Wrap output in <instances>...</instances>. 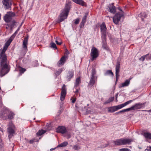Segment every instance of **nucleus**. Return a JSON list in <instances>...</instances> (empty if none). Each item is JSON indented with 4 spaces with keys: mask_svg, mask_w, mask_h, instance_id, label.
<instances>
[{
    "mask_svg": "<svg viewBox=\"0 0 151 151\" xmlns=\"http://www.w3.org/2000/svg\"><path fill=\"white\" fill-rule=\"evenodd\" d=\"M79 22V18H77L74 20V23L75 24H78Z\"/></svg>",
    "mask_w": 151,
    "mask_h": 151,
    "instance_id": "45",
    "label": "nucleus"
},
{
    "mask_svg": "<svg viewBox=\"0 0 151 151\" xmlns=\"http://www.w3.org/2000/svg\"><path fill=\"white\" fill-rule=\"evenodd\" d=\"M7 132L9 134L8 137L10 138L15 132V127L12 122H10L8 125Z\"/></svg>",
    "mask_w": 151,
    "mask_h": 151,
    "instance_id": "5",
    "label": "nucleus"
},
{
    "mask_svg": "<svg viewBox=\"0 0 151 151\" xmlns=\"http://www.w3.org/2000/svg\"><path fill=\"white\" fill-rule=\"evenodd\" d=\"M1 14H0V20H1Z\"/></svg>",
    "mask_w": 151,
    "mask_h": 151,
    "instance_id": "60",
    "label": "nucleus"
},
{
    "mask_svg": "<svg viewBox=\"0 0 151 151\" xmlns=\"http://www.w3.org/2000/svg\"><path fill=\"white\" fill-rule=\"evenodd\" d=\"M87 16V15L86 14L83 17L82 20V22L83 23H85L86 22V17Z\"/></svg>",
    "mask_w": 151,
    "mask_h": 151,
    "instance_id": "44",
    "label": "nucleus"
},
{
    "mask_svg": "<svg viewBox=\"0 0 151 151\" xmlns=\"http://www.w3.org/2000/svg\"><path fill=\"white\" fill-rule=\"evenodd\" d=\"M56 43V44L58 45H60L62 43V42H58V40H57L55 41Z\"/></svg>",
    "mask_w": 151,
    "mask_h": 151,
    "instance_id": "49",
    "label": "nucleus"
},
{
    "mask_svg": "<svg viewBox=\"0 0 151 151\" xmlns=\"http://www.w3.org/2000/svg\"><path fill=\"white\" fill-rule=\"evenodd\" d=\"M68 144V142H67L65 141L61 143L58 145L59 147H63L66 146Z\"/></svg>",
    "mask_w": 151,
    "mask_h": 151,
    "instance_id": "31",
    "label": "nucleus"
},
{
    "mask_svg": "<svg viewBox=\"0 0 151 151\" xmlns=\"http://www.w3.org/2000/svg\"><path fill=\"white\" fill-rule=\"evenodd\" d=\"M1 141V140H0V141Z\"/></svg>",
    "mask_w": 151,
    "mask_h": 151,
    "instance_id": "63",
    "label": "nucleus"
},
{
    "mask_svg": "<svg viewBox=\"0 0 151 151\" xmlns=\"http://www.w3.org/2000/svg\"><path fill=\"white\" fill-rule=\"evenodd\" d=\"M96 74V72L95 69H93L91 70V77H97L95 76Z\"/></svg>",
    "mask_w": 151,
    "mask_h": 151,
    "instance_id": "35",
    "label": "nucleus"
},
{
    "mask_svg": "<svg viewBox=\"0 0 151 151\" xmlns=\"http://www.w3.org/2000/svg\"><path fill=\"white\" fill-rule=\"evenodd\" d=\"M111 74V75L113 76L114 75L113 73L112 72L111 70H107L105 73V75H108Z\"/></svg>",
    "mask_w": 151,
    "mask_h": 151,
    "instance_id": "36",
    "label": "nucleus"
},
{
    "mask_svg": "<svg viewBox=\"0 0 151 151\" xmlns=\"http://www.w3.org/2000/svg\"><path fill=\"white\" fill-rule=\"evenodd\" d=\"M13 27H10V30H11V31H12V29H13Z\"/></svg>",
    "mask_w": 151,
    "mask_h": 151,
    "instance_id": "55",
    "label": "nucleus"
},
{
    "mask_svg": "<svg viewBox=\"0 0 151 151\" xmlns=\"http://www.w3.org/2000/svg\"><path fill=\"white\" fill-rule=\"evenodd\" d=\"M67 57L64 56L62 57L58 63V65L59 67H60L61 65H63L65 62Z\"/></svg>",
    "mask_w": 151,
    "mask_h": 151,
    "instance_id": "22",
    "label": "nucleus"
},
{
    "mask_svg": "<svg viewBox=\"0 0 151 151\" xmlns=\"http://www.w3.org/2000/svg\"><path fill=\"white\" fill-rule=\"evenodd\" d=\"M146 150L147 151H151V147H150L148 149H146L145 150Z\"/></svg>",
    "mask_w": 151,
    "mask_h": 151,
    "instance_id": "51",
    "label": "nucleus"
},
{
    "mask_svg": "<svg viewBox=\"0 0 151 151\" xmlns=\"http://www.w3.org/2000/svg\"><path fill=\"white\" fill-rule=\"evenodd\" d=\"M13 40L10 37L5 43L4 46L2 50L6 51L8 46L9 45Z\"/></svg>",
    "mask_w": 151,
    "mask_h": 151,
    "instance_id": "20",
    "label": "nucleus"
},
{
    "mask_svg": "<svg viewBox=\"0 0 151 151\" xmlns=\"http://www.w3.org/2000/svg\"><path fill=\"white\" fill-rule=\"evenodd\" d=\"M55 149V148H52L50 149V151H52V150H54Z\"/></svg>",
    "mask_w": 151,
    "mask_h": 151,
    "instance_id": "54",
    "label": "nucleus"
},
{
    "mask_svg": "<svg viewBox=\"0 0 151 151\" xmlns=\"http://www.w3.org/2000/svg\"><path fill=\"white\" fill-rule=\"evenodd\" d=\"M124 12L121 14L117 13L115 14L114 17H113V22L116 24H117L119 22L121 17L124 15Z\"/></svg>",
    "mask_w": 151,
    "mask_h": 151,
    "instance_id": "7",
    "label": "nucleus"
},
{
    "mask_svg": "<svg viewBox=\"0 0 151 151\" xmlns=\"http://www.w3.org/2000/svg\"><path fill=\"white\" fill-rule=\"evenodd\" d=\"M114 99V97H112L110 98L108 100L106 101L104 103V104H108L112 101H113Z\"/></svg>",
    "mask_w": 151,
    "mask_h": 151,
    "instance_id": "30",
    "label": "nucleus"
},
{
    "mask_svg": "<svg viewBox=\"0 0 151 151\" xmlns=\"http://www.w3.org/2000/svg\"><path fill=\"white\" fill-rule=\"evenodd\" d=\"M75 3L83 6H86V3L82 0H72Z\"/></svg>",
    "mask_w": 151,
    "mask_h": 151,
    "instance_id": "23",
    "label": "nucleus"
},
{
    "mask_svg": "<svg viewBox=\"0 0 151 151\" xmlns=\"http://www.w3.org/2000/svg\"><path fill=\"white\" fill-rule=\"evenodd\" d=\"M63 70V68L59 69L55 73L56 75L57 76H59L62 73Z\"/></svg>",
    "mask_w": 151,
    "mask_h": 151,
    "instance_id": "33",
    "label": "nucleus"
},
{
    "mask_svg": "<svg viewBox=\"0 0 151 151\" xmlns=\"http://www.w3.org/2000/svg\"><path fill=\"white\" fill-rule=\"evenodd\" d=\"M133 101V100H130L126 102L124 104L119 105L117 106H115L116 111H117L119 109H122L129 104L131 103Z\"/></svg>",
    "mask_w": 151,
    "mask_h": 151,
    "instance_id": "15",
    "label": "nucleus"
},
{
    "mask_svg": "<svg viewBox=\"0 0 151 151\" xmlns=\"http://www.w3.org/2000/svg\"><path fill=\"white\" fill-rule=\"evenodd\" d=\"M129 108H127L125 109H123L122 110L120 111L119 112L120 113H122V112H125L126 111H129Z\"/></svg>",
    "mask_w": 151,
    "mask_h": 151,
    "instance_id": "41",
    "label": "nucleus"
},
{
    "mask_svg": "<svg viewBox=\"0 0 151 151\" xmlns=\"http://www.w3.org/2000/svg\"><path fill=\"white\" fill-rule=\"evenodd\" d=\"M146 55H148L146 56V59L147 60H151V54L150 55L149 54H148Z\"/></svg>",
    "mask_w": 151,
    "mask_h": 151,
    "instance_id": "40",
    "label": "nucleus"
},
{
    "mask_svg": "<svg viewBox=\"0 0 151 151\" xmlns=\"http://www.w3.org/2000/svg\"><path fill=\"white\" fill-rule=\"evenodd\" d=\"M10 67L7 63L0 64V76L2 77L9 73Z\"/></svg>",
    "mask_w": 151,
    "mask_h": 151,
    "instance_id": "3",
    "label": "nucleus"
},
{
    "mask_svg": "<svg viewBox=\"0 0 151 151\" xmlns=\"http://www.w3.org/2000/svg\"><path fill=\"white\" fill-rule=\"evenodd\" d=\"M148 55H145L144 56H142L139 59V60L141 61H143L145 60V58H146V56Z\"/></svg>",
    "mask_w": 151,
    "mask_h": 151,
    "instance_id": "39",
    "label": "nucleus"
},
{
    "mask_svg": "<svg viewBox=\"0 0 151 151\" xmlns=\"http://www.w3.org/2000/svg\"><path fill=\"white\" fill-rule=\"evenodd\" d=\"M19 30V29H18L17 30H18V31Z\"/></svg>",
    "mask_w": 151,
    "mask_h": 151,
    "instance_id": "62",
    "label": "nucleus"
},
{
    "mask_svg": "<svg viewBox=\"0 0 151 151\" xmlns=\"http://www.w3.org/2000/svg\"><path fill=\"white\" fill-rule=\"evenodd\" d=\"M34 142H35V139H33L30 140L29 142L30 144L33 143Z\"/></svg>",
    "mask_w": 151,
    "mask_h": 151,
    "instance_id": "48",
    "label": "nucleus"
},
{
    "mask_svg": "<svg viewBox=\"0 0 151 151\" xmlns=\"http://www.w3.org/2000/svg\"><path fill=\"white\" fill-rule=\"evenodd\" d=\"M144 136L146 138H148L151 139V134L148 132H144Z\"/></svg>",
    "mask_w": 151,
    "mask_h": 151,
    "instance_id": "28",
    "label": "nucleus"
},
{
    "mask_svg": "<svg viewBox=\"0 0 151 151\" xmlns=\"http://www.w3.org/2000/svg\"><path fill=\"white\" fill-rule=\"evenodd\" d=\"M101 31V37H106V31L107 28L104 23H103L100 25Z\"/></svg>",
    "mask_w": 151,
    "mask_h": 151,
    "instance_id": "13",
    "label": "nucleus"
},
{
    "mask_svg": "<svg viewBox=\"0 0 151 151\" xmlns=\"http://www.w3.org/2000/svg\"><path fill=\"white\" fill-rule=\"evenodd\" d=\"M109 11L111 13L115 14L116 12V7L114 6V3L109 4L108 6Z\"/></svg>",
    "mask_w": 151,
    "mask_h": 151,
    "instance_id": "19",
    "label": "nucleus"
},
{
    "mask_svg": "<svg viewBox=\"0 0 151 151\" xmlns=\"http://www.w3.org/2000/svg\"><path fill=\"white\" fill-rule=\"evenodd\" d=\"M28 36H27V37H25L24 38L23 41V43L22 45L23 51L24 52L25 54L27 52L28 50L27 45L28 44Z\"/></svg>",
    "mask_w": 151,
    "mask_h": 151,
    "instance_id": "10",
    "label": "nucleus"
},
{
    "mask_svg": "<svg viewBox=\"0 0 151 151\" xmlns=\"http://www.w3.org/2000/svg\"><path fill=\"white\" fill-rule=\"evenodd\" d=\"M120 62L118 61L117 62L116 65V82L118 81L119 76V73L120 71Z\"/></svg>",
    "mask_w": 151,
    "mask_h": 151,
    "instance_id": "14",
    "label": "nucleus"
},
{
    "mask_svg": "<svg viewBox=\"0 0 151 151\" xmlns=\"http://www.w3.org/2000/svg\"><path fill=\"white\" fill-rule=\"evenodd\" d=\"M73 148L75 150H78L81 149V147L80 145H76L73 146Z\"/></svg>",
    "mask_w": 151,
    "mask_h": 151,
    "instance_id": "34",
    "label": "nucleus"
},
{
    "mask_svg": "<svg viewBox=\"0 0 151 151\" xmlns=\"http://www.w3.org/2000/svg\"><path fill=\"white\" fill-rule=\"evenodd\" d=\"M81 83V81L80 78L79 77L77 78L76 80L74 88H75L78 87Z\"/></svg>",
    "mask_w": 151,
    "mask_h": 151,
    "instance_id": "26",
    "label": "nucleus"
},
{
    "mask_svg": "<svg viewBox=\"0 0 151 151\" xmlns=\"http://www.w3.org/2000/svg\"><path fill=\"white\" fill-rule=\"evenodd\" d=\"M2 2L5 9H11L12 4L10 0H3Z\"/></svg>",
    "mask_w": 151,
    "mask_h": 151,
    "instance_id": "11",
    "label": "nucleus"
},
{
    "mask_svg": "<svg viewBox=\"0 0 151 151\" xmlns=\"http://www.w3.org/2000/svg\"><path fill=\"white\" fill-rule=\"evenodd\" d=\"M71 4L70 1L67 0L66 1L65 7L60 15V22H62L67 19L70 8Z\"/></svg>",
    "mask_w": 151,
    "mask_h": 151,
    "instance_id": "1",
    "label": "nucleus"
},
{
    "mask_svg": "<svg viewBox=\"0 0 151 151\" xmlns=\"http://www.w3.org/2000/svg\"><path fill=\"white\" fill-rule=\"evenodd\" d=\"M97 77L91 76L88 85L91 86H93L94 85L95 82L97 81Z\"/></svg>",
    "mask_w": 151,
    "mask_h": 151,
    "instance_id": "21",
    "label": "nucleus"
},
{
    "mask_svg": "<svg viewBox=\"0 0 151 151\" xmlns=\"http://www.w3.org/2000/svg\"><path fill=\"white\" fill-rule=\"evenodd\" d=\"M147 111L148 112H151V109L148 110Z\"/></svg>",
    "mask_w": 151,
    "mask_h": 151,
    "instance_id": "58",
    "label": "nucleus"
},
{
    "mask_svg": "<svg viewBox=\"0 0 151 151\" xmlns=\"http://www.w3.org/2000/svg\"><path fill=\"white\" fill-rule=\"evenodd\" d=\"M118 9H119L120 11H122V13H122V12H122V9H121L120 8H119V7L118 8Z\"/></svg>",
    "mask_w": 151,
    "mask_h": 151,
    "instance_id": "53",
    "label": "nucleus"
},
{
    "mask_svg": "<svg viewBox=\"0 0 151 151\" xmlns=\"http://www.w3.org/2000/svg\"><path fill=\"white\" fill-rule=\"evenodd\" d=\"M10 27V24H6V29H9Z\"/></svg>",
    "mask_w": 151,
    "mask_h": 151,
    "instance_id": "47",
    "label": "nucleus"
},
{
    "mask_svg": "<svg viewBox=\"0 0 151 151\" xmlns=\"http://www.w3.org/2000/svg\"><path fill=\"white\" fill-rule=\"evenodd\" d=\"M5 51L0 50V64L6 63L7 58Z\"/></svg>",
    "mask_w": 151,
    "mask_h": 151,
    "instance_id": "6",
    "label": "nucleus"
},
{
    "mask_svg": "<svg viewBox=\"0 0 151 151\" xmlns=\"http://www.w3.org/2000/svg\"><path fill=\"white\" fill-rule=\"evenodd\" d=\"M15 23V21L14 20H13L9 24H10V26L11 27H13L14 26Z\"/></svg>",
    "mask_w": 151,
    "mask_h": 151,
    "instance_id": "38",
    "label": "nucleus"
},
{
    "mask_svg": "<svg viewBox=\"0 0 151 151\" xmlns=\"http://www.w3.org/2000/svg\"><path fill=\"white\" fill-rule=\"evenodd\" d=\"M56 132L63 134L66 132V128L63 126H59L56 129Z\"/></svg>",
    "mask_w": 151,
    "mask_h": 151,
    "instance_id": "18",
    "label": "nucleus"
},
{
    "mask_svg": "<svg viewBox=\"0 0 151 151\" xmlns=\"http://www.w3.org/2000/svg\"><path fill=\"white\" fill-rule=\"evenodd\" d=\"M75 88L76 89V91L75 92V93H78V89H76V88Z\"/></svg>",
    "mask_w": 151,
    "mask_h": 151,
    "instance_id": "52",
    "label": "nucleus"
},
{
    "mask_svg": "<svg viewBox=\"0 0 151 151\" xmlns=\"http://www.w3.org/2000/svg\"><path fill=\"white\" fill-rule=\"evenodd\" d=\"M116 102H117V99H116Z\"/></svg>",
    "mask_w": 151,
    "mask_h": 151,
    "instance_id": "61",
    "label": "nucleus"
},
{
    "mask_svg": "<svg viewBox=\"0 0 151 151\" xmlns=\"http://www.w3.org/2000/svg\"><path fill=\"white\" fill-rule=\"evenodd\" d=\"M50 47L52 48L55 50L57 49L56 44L53 42H52L50 43Z\"/></svg>",
    "mask_w": 151,
    "mask_h": 151,
    "instance_id": "32",
    "label": "nucleus"
},
{
    "mask_svg": "<svg viewBox=\"0 0 151 151\" xmlns=\"http://www.w3.org/2000/svg\"><path fill=\"white\" fill-rule=\"evenodd\" d=\"M15 16V14L12 12H9L7 13L4 17V20L6 22H10L12 17Z\"/></svg>",
    "mask_w": 151,
    "mask_h": 151,
    "instance_id": "9",
    "label": "nucleus"
},
{
    "mask_svg": "<svg viewBox=\"0 0 151 151\" xmlns=\"http://www.w3.org/2000/svg\"><path fill=\"white\" fill-rule=\"evenodd\" d=\"M66 94V86L63 85L62 88V91L61 93L60 99L61 101L64 100Z\"/></svg>",
    "mask_w": 151,
    "mask_h": 151,
    "instance_id": "12",
    "label": "nucleus"
},
{
    "mask_svg": "<svg viewBox=\"0 0 151 151\" xmlns=\"http://www.w3.org/2000/svg\"><path fill=\"white\" fill-rule=\"evenodd\" d=\"M131 78H130L129 79L126 80L124 82L122 83L121 86H119V88L128 86L130 84V80Z\"/></svg>",
    "mask_w": 151,
    "mask_h": 151,
    "instance_id": "24",
    "label": "nucleus"
},
{
    "mask_svg": "<svg viewBox=\"0 0 151 151\" xmlns=\"http://www.w3.org/2000/svg\"><path fill=\"white\" fill-rule=\"evenodd\" d=\"M91 55L92 57L91 59L92 61H93L94 59L98 56L99 51L96 47H93L92 48L91 50Z\"/></svg>",
    "mask_w": 151,
    "mask_h": 151,
    "instance_id": "8",
    "label": "nucleus"
},
{
    "mask_svg": "<svg viewBox=\"0 0 151 151\" xmlns=\"http://www.w3.org/2000/svg\"><path fill=\"white\" fill-rule=\"evenodd\" d=\"M45 132L46 131L43 130H39L36 134L37 136H39L41 135Z\"/></svg>",
    "mask_w": 151,
    "mask_h": 151,
    "instance_id": "29",
    "label": "nucleus"
},
{
    "mask_svg": "<svg viewBox=\"0 0 151 151\" xmlns=\"http://www.w3.org/2000/svg\"><path fill=\"white\" fill-rule=\"evenodd\" d=\"M57 40L59 39V40L60 41H61V40L59 38H57Z\"/></svg>",
    "mask_w": 151,
    "mask_h": 151,
    "instance_id": "57",
    "label": "nucleus"
},
{
    "mask_svg": "<svg viewBox=\"0 0 151 151\" xmlns=\"http://www.w3.org/2000/svg\"><path fill=\"white\" fill-rule=\"evenodd\" d=\"M117 95H118V94H116V99H117Z\"/></svg>",
    "mask_w": 151,
    "mask_h": 151,
    "instance_id": "59",
    "label": "nucleus"
},
{
    "mask_svg": "<svg viewBox=\"0 0 151 151\" xmlns=\"http://www.w3.org/2000/svg\"><path fill=\"white\" fill-rule=\"evenodd\" d=\"M18 32V30H17L16 32L11 36L10 37L11 38L14 39L15 36H16L17 34V33Z\"/></svg>",
    "mask_w": 151,
    "mask_h": 151,
    "instance_id": "37",
    "label": "nucleus"
},
{
    "mask_svg": "<svg viewBox=\"0 0 151 151\" xmlns=\"http://www.w3.org/2000/svg\"><path fill=\"white\" fill-rule=\"evenodd\" d=\"M132 142V140L128 139H120L113 142V143L116 145L128 144Z\"/></svg>",
    "mask_w": 151,
    "mask_h": 151,
    "instance_id": "4",
    "label": "nucleus"
},
{
    "mask_svg": "<svg viewBox=\"0 0 151 151\" xmlns=\"http://www.w3.org/2000/svg\"><path fill=\"white\" fill-rule=\"evenodd\" d=\"M102 41V47L105 50H107L108 49L106 42V37H101Z\"/></svg>",
    "mask_w": 151,
    "mask_h": 151,
    "instance_id": "17",
    "label": "nucleus"
},
{
    "mask_svg": "<svg viewBox=\"0 0 151 151\" xmlns=\"http://www.w3.org/2000/svg\"><path fill=\"white\" fill-rule=\"evenodd\" d=\"M76 98H74L73 99L72 101V102L73 103H74L76 101Z\"/></svg>",
    "mask_w": 151,
    "mask_h": 151,
    "instance_id": "50",
    "label": "nucleus"
},
{
    "mask_svg": "<svg viewBox=\"0 0 151 151\" xmlns=\"http://www.w3.org/2000/svg\"><path fill=\"white\" fill-rule=\"evenodd\" d=\"M14 113L8 109L4 108L3 111L0 114V117L4 120L8 119H11L14 118Z\"/></svg>",
    "mask_w": 151,
    "mask_h": 151,
    "instance_id": "2",
    "label": "nucleus"
},
{
    "mask_svg": "<svg viewBox=\"0 0 151 151\" xmlns=\"http://www.w3.org/2000/svg\"><path fill=\"white\" fill-rule=\"evenodd\" d=\"M84 23H82V22H81L80 25V27L81 28H82L84 27Z\"/></svg>",
    "mask_w": 151,
    "mask_h": 151,
    "instance_id": "46",
    "label": "nucleus"
},
{
    "mask_svg": "<svg viewBox=\"0 0 151 151\" xmlns=\"http://www.w3.org/2000/svg\"><path fill=\"white\" fill-rule=\"evenodd\" d=\"M73 75L74 73L73 71H69L66 77L67 81H70L71 78L73 77Z\"/></svg>",
    "mask_w": 151,
    "mask_h": 151,
    "instance_id": "25",
    "label": "nucleus"
},
{
    "mask_svg": "<svg viewBox=\"0 0 151 151\" xmlns=\"http://www.w3.org/2000/svg\"><path fill=\"white\" fill-rule=\"evenodd\" d=\"M119 151H131V150L127 148H124L120 149Z\"/></svg>",
    "mask_w": 151,
    "mask_h": 151,
    "instance_id": "42",
    "label": "nucleus"
},
{
    "mask_svg": "<svg viewBox=\"0 0 151 151\" xmlns=\"http://www.w3.org/2000/svg\"><path fill=\"white\" fill-rule=\"evenodd\" d=\"M142 104H136L132 106L131 107L129 108V110H133L140 109L142 108Z\"/></svg>",
    "mask_w": 151,
    "mask_h": 151,
    "instance_id": "16",
    "label": "nucleus"
},
{
    "mask_svg": "<svg viewBox=\"0 0 151 151\" xmlns=\"http://www.w3.org/2000/svg\"><path fill=\"white\" fill-rule=\"evenodd\" d=\"M119 113H120L119 111H118V112H116V113H115V114H119Z\"/></svg>",
    "mask_w": 151,
    "mask_h": 151,
    "instance_id": "56",
    "label": "nucleus"
},
{
    "mask_svg": "<svg viewBox=\"0 0 151 151\" xmlns=\"http://www.w3.org/2000/svg\"><path fill=\"white\" fill-rule=\"evenodd\" d=\"M116 111L115 106L109 107L108 109V112H109L113 113Z\"/></svg>",
    "mask_w": 151,
    "mask_h": 151,
    "instance_id": "27",
    "label": "nucleus"
},
{
    "mask_svg": "<svg viewBox=\"0 0 151 151\" xmlns=\"http://www.w3.org/2000/svg\"><path fill=\"white\" fill-rule=\"evenodd\" d=\"M26 70L25 69L22 68H20L19 69V71L22 73H23Z\"/></svg>",
    "mask_w": 151,
    "mask_h": 151,
    "instance_id": "43",
    "label": "nucleus"
}]
</instances>
